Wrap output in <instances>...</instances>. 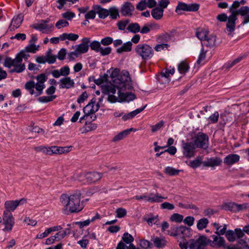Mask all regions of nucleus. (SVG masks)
Returning <instances> with one entry per match:
<instances>
[{
  "label": "nucleus",
  "mask_w": 249,
  "mask_h": 249,
  "mask_svg": "<svg viewBox=\"0 0 249 249\" xmlns=\"http://www.w3.org/2000/svg\"><path fill=\"white\" fill-rule=\"evenodd\" d=\"M240 2L235 0L229 8V12L231 15L229 17L228 22L226 24V29L228 36H232V33L234 31L236 25V21L237 19V15H241L244 17V20L242 24L245 25L249 22V7L247 6H242L240 9Z\"/></svg>",
  "instance_id": "nucleus-1"
},
{
  "label": "nucleus",
  "mask_w": 249,
  "mask_h": 249,
  "mask_svg": "<svg viewBox=\"0 0 249 249\" xmlns=\"http://www.w3.org/2000/svg\"><path fill=\"white\" fill-rule=\"evenodd\" d=\"M30 55L25 51H20L18 53L15 58L13 59L10 57L5 58L3 63V66L9 69V72L12 73H21L26 69L25 64L23 60L27 61Z\"/></svg>",
  "instance_id": "nucleus-2"
},
{
  "label": "nucleus",
  "mask_w": 249,
  "mask_h": 249,
  "mask_svg": "<svg viewBox=\"0 0 249 249\" xmlns=\"http://www.w3.org/2000/svg\"><path fill=\"white\" fill-rule=\"evenodd\" d=\"M67 202L66 209L71 213H78L84 207V201H80V194H76L69 196L63 194V203Z\"/></svg>",
  "instance_id": "nucleus-3"
},
{
  "label": "nucleus",
  "mask_w": 249,
  "mask_h": 249,
  "mask_svg": "<svg viewBox=\"0 0 249 249\" xmlns=\"http://www.w3.org/2000/svg\"><path fill=\"white\" fill-rule=\"evenodd\" d=\"M135 51L142 60H147L150 59L154 55V51L152 48L146 43H141L137 45Z\"/></svg>",
  "instance_id": "nucleus-4"
},
{
  "label": "nucleus",
  "mask_w": 249,
  "mask_h": 249,
  "mask_svg": "<svg viewBox=\"0 0 249 249\" xmlns=\"http://www.w3.org/2000/svg\"><path fill=\"white\" fill-rule=\"evenodd\" d=\"M110 76L112 79L114 78L113 80L114 83L120 84L122 86H124L125 84L131 79L127 71H125L122 74H120V70L118 68L114 69L110 74Z\"/></svg>",
  "instance_id": "nucleus-5"
},
{
  "label": "nucleus",
  "mask_w": 249,
  "mask_h": 249,
  "mask_svg": "<svg viewBox=\"0 0 249 249\" xmlns=\"http://www.w3.org/2000/svg\"><path fill=\"white\" fill-rule=\"evenodd\" d=\"M211 242V240L205 236L200 235L196 239L191 241L189 248L190 249H206V246Z\"/></svg>",
  "instance_id": "nucleus-6"
},
{
  "label": "nucleus",
  "mask_w": 249,
  "mask_h": 249,
  "mask_svg": "<svg viewBox=\"0 0 249 249\" xmlns=\"http://www.w3.org/2000/svg\"><path fill=\"white\" fill-rule=\"evenodd\" d=\"M194 142L197 148L206 149L208 147L209 137L203 132H198L194 137Z\"/></svg>",
  "instance_id": "nucleus-7"
},
{
  "label": "nucleus",
  "mask_w": 249,
  "mask_h": 249,
  "mask_svg": "<svg viewBox=\"0 0 249 249\" xmlns=\"http://www.w3.org/2000/svg\"><path fill=\"white\" fill-rule=\"evenodd\" d=\"M49 21V19L42 20L39 23L34 24L33 25V28L42 32L43 33L48 34L52 31L53 28V24H48Z\"/></svg>",
  "instance_id": "nucleus-8"
},
{
  "label": "nucleus",
  "mask_w": 249,
  "mask_h": 249,
  "mask_svg": "<svg viewBox=\"0 0 249 249\" xmlns=\"http://www.w3.org/2000/svg\"><path fill=\"white\" fill-rule=\"evenodd\" d=\"M27 199L22 198L18 200H8L5 202L4 206L6 211L8 212L14 211L18 206L26 203Z\"/></svg>",
  "instance_id": "nucleus-9"
},
{
  "label": "nucleus",
  "mask_w": 249,
  "mask_h": 249,
  "mask_svg": "<svg viewBox=\"0 0 249 249\" xmlns=\"http://www.w3.org/2000/svg\"><path fill=\"white\" fill-rule=\"evenodd\" d=\"M90 40L89 38L84 37L82 39V42L78 45L72 46L77 53L79 55L88 52L89 49V43Z\"/></svg>",
  "instance_id": "nucleus-10"
},
{
  "label": "nucleus",
  "mask_w": 249,
  "mask_h": 249,
  "mask_svg": "<svg viewBox=\"0 0 249 249\" xmlns=\"http://www.w3.org/2000/svg\"><path fill=\"white\" fill-rule=\"evenodd\" d=\"M135 10L134 6L129 1L124 2L121 6L120 13L123 17H131Z\"/></svg>",
  "instance_id": "nucleus-11"
},
{
  "label": "nucleus",
  "mask_w": 249,
  "mask_h": 249,
  "mask_svg": "<svg viewBox=\"0 0 249 249\" xmlns=\"http://www.w3.org/2000/svg\"><path fill=\"white\" fill-rule=\"evenodd\" d=\"M23 18L24 15L22 14H19L17 16L14 17L9 26V30L12 31L18 28L22 23Z\"/></svg>",
  "instance_id": "nucleus-12"
},
{
  "label": "nucleus",
  "mask_w": 249,
  "mask_h": 249,
  "mask_svg": "<svg viewBox=\"0 0 249 249\" xmlns=\"http://www.w3.org/2000/svg\"><path fill=\"white\" fill-rule=\"evenodd\" d=\"M135 198L137 200L146 199L148 201L150 202H160L162 201V199H166L167 197H163L157 194L153 196L149 197H147L145 195L136 196Z\"/></svg>",
  "instance_id": "nucleus-13"
},
{
  "label": "nucleus",
  "mask_w": 249,
  "mask_h": 249,
  "mask_svg": "<svg viewBox=\"0 0 249 249\" xmlns=\"http://www.w3.org/2000/svg\"><path fill=\"white\" fill-rule=\"evenodd\" d=\"M195 144L192 142H184L183 141V148L184 153L186 154V157L190 158L194 155V151L195 149Z\"/></svg>",
  "instance_id": "nucleus-14"
},
{
  "label": "nucleus",
  "mask_w": 249,
  "mask_h": 249,
  "mask_svg": "<svg viewBox=\"0 0 249 249\" xmlns=\"http://www.w3.org/2000/svg\"><path fill=\"white\" fill-rule=\"evenodd\" d=\"M240 156L235 154H230L227 156L224 160V162L228 166L237 163L239 161Z\"/></svg>",
  "instance_id": "nucleus-15"
},
{
  "label": "nucleus",
  "mask_w": 249,
  "mask_h": 249,
  "mask_svg": "<svg viewBox=\"0 0 249 249\" xmlns=\"http://www.w3.org/2000/svg\"><path fill=\"white\" fill-rule=\"evenodd\" d=\"M151 240L153 242L154 246L158 249L164 247L167 243L165 238L162 236H152Z\"/></svg>",
  "instance_id": "nucleus-16"
},
{
  "label": "nucleus",
  "mask_w": 249,
  "mask_h": 249,
  "mask_svg": "<svg viewBox=\"0 0 249 249\" xmlns=\"http://www.w3.org/2000/svg\"><path fill=\"white\" fill-rule=\"evenodd\" d=\"M119 97L122 102H127L133 101L136 98V95L131 92H121L120 90L118 92Z\"/></svg>",
  "instance_id": "nucleus-17"
},
{
  "label": "nucleus",
  "mask_w": 249,
  "mask_h": 249,
  "mask_svg": "<svg viewBox=\"0 0 249 249\" xmlns=\"http://www.w3.org/2000/svg\"><path fill=\"white\" fill-rule=\"evenodd\" d=\"M136 130L133 128H130L122 131L115 136L112 139V142H117L123 140L127 137L131 131H136Z\"/></svg>",
  "instance_id": "nucleus-18"
},
{
  "label": "nucleus",
  "mask_w": 249,
  "mask_h": 249,
  "mask_svg": "<svg viewBox=\"0 0 249 249\" xmlns=\"http://www.w3.org/2000/svg\"><path fill=\"white\" fill-rule=\"evenodd\" d=\"M93 9L96 11V13L98 14L99 18H100L104 19L109 14L108 10L103 8L99 5H93Z\"/></svg>",
  "instance_id": "nucleus-19"
},
{
  "label": "nucleus",
  "mask_w": 249,
  "mask_h": 249,
  "mask_svg": "<svg viewBox=\"0 0 249 249\" xmlns=\"http://www.w3.org/2000/svg\"><path fill=\"white\" fill-rule=\"evenodd\" d=\"M222 162V160L218 157L211 158L204 162V166L206 167H214L219 166Z\"/></svg>",
  "instance_id": "nucleus-20"
},
{
  "label": "nucleus",
  "mask_w": 249,
  "mask_h": 249,
  "mask_svg": "<svg viewBox=\"0 0 249 249\" xmlns=\"http://www.w3.org/2000/svg\"><path fill=\"white\" fill-rule=\"evenodd\" d=\"M96 98H93L83 108L84 113H87V114H92L95 113L94 105L96 104Z\"/></svg>",
  "instance_id": "nucleus-21"
},
{
  "label": "nucleus",
  "mask_w": 249,
  "mask_h": 249,
  "mask_svg": "<svg viewBox=\"0 0 249 249\" xmlns=\"http://www.w3.org/2000/svg\"><path fill=\"white\" fill-rule=\"evenodd\" d=\"M147 105H145L144 106L141 108H137L128 114H125L122 116V119L123 121H125L127 120L131 119L134 118L136 115L138 114L141 113L142 111L146 107Z\"/></svg>",
  "instance_id": "nucleus-22"
},
{
  "label": "nucleus",
  "mask_w": 249,
  "mask_h": 249,
  "mask_svg": "<svg viewBox=\"0 0 249 249\" xmlns=\"http://www.w3.org/2000/svg\"><path fill=\"white\" fill-rule=\"evenodd\" d=\"M102 178L101 175L97 172L88 173L86 174V178L89 182H95L99 180Z\"/></svg>",
  "instance_id": "nucleus-23"
},
{
  "label": "nucleus",
  "mask_w": 249,
  "mask_h": 249,
  "mask_svg": "<svg viewBox=\"0 0 249 249\" xmlns=\"http://www.w3.org/2000/svg\"><path fill=\"white\" fill-rule=\"evenodd\" d=\"M209 34V31L201 28L196 29V36L201 41H203Z\"/></svg>",
  "instance_id": "nucleus-24"
},
{
  "label": "nucleus",
  "mask_w": 249,
  "mask_h": 249,
  "mask_svg": "<svg viewBox=\"0 0 249 249\" xmlns=\"http://www.w3.org/2000/svg\"><path fill=\"white\" fill-rule=\"evenodd\" d=\"M216 36L213 35H208L203 42L204 45L208 47L212 48L215 45Z\"/></svg>",
  "instance_id": "nucleus-25"
},
{
  "label": "nucleus",
  "mask_w": 249,
  "mask_h": 249,
  "mask_svg": "<svg viewBox=\"0 0 249 249\" xmlns=\"http://www.w3.org/2000/svg\"><path fill=\"white\" fill-rule=\"evenodd\" d=\"M163 11V9L157 7L152 10L151 15L154 19L159 20L162 18Z\"/></svg>",
  "instance_id": "nucleus-26"
},
{
  "label": "nucleus",
  "mask_w": 249,
  "mask_h": 249,
  "mask_svg": "<svg viewBox=\"0 0 249 249\" xmlns=\"http://www.w3.org/2000/svg\"><path fill=\"white\" fill-rule=\"evenodd\" d=\"M221 209L229 211L232 213H236V203L230 202L224 203L220 206Z\"/></svg>",
  "instance_id": "nucleus-27"
},
{
  "label": "nucleus",
  "mask_w": 249,
  "mask_h": 249,
  "mask_svg": "<svg viewBox=\"0 0 249 249\" xmlns=\"http://www.w3.org/2000/svg\"><path fill=\"white\" fill-rule=\"evenodd\" d=\"M182 170L176 169L172 167H166L164 170V173L170 176H176L178 175L180 172H182Z\"/></svg>",
  "instance_id": "nucleus-28"
},
{
  "label": "nucleus",
  "mask_w": 249,
  "mask_h": 249,
  "mask_svg": "<svg viewBox=\"0 0 249 249\" xmlns=\"http://www.w3.org/2000/svg\"><path fill=\"white\" fill-rule=\"evenodd\" d=\"M178 235H181L183 237H189L190 235V229L183 226L177 227Z\"/></svg>",
  "instance_id": "nucleus-29"
},
{
  "label": "nucleus",
  "mask_w": 249,
  "mask_h": 249,
  "mask_svg": "<svg viewBox=\"0 0 249 249\" xmlns=\"http://www.w3.org/2000/svg\"><path fill=\"white\" fill-rule=\"evenodd\" d=\"M132 43L131 41H128L123 44L121 47L116 50V52L121 53L124 52H130L132 49Z\"/></svg>",
  "instance_id": "nucleus-30"
},
{
  "label": "nucleus",
  "mask_w": 249,
  "mask_h": 249,
  "mask_svg": "<svg viewBox=\"0 0 249 249\" xmlns=\"http://www.w3.org/2000/svg\"><path fill=\"white\" fill-rule=\"evenodd\" d=\"M213 243L217 247H225V240L223 237L213 235Z\"/></svg>",
  "instance_id": "nucleus-31"
},
{
  "label": "nucleus",
  "mask_w": 249,
  "mask_h": 249,
  "mask_svg": "<svg viewBox=\"0 0 249 249\" xmlns=\"http://www.w3.org/2000/svg\"><path fill=\"white\" fill-rule=\"evenodd\" d=\"M25 88L31 95H35V83L34 81L30 80L29 81L26 82L25 84Z\"/></svg>",
  "instance_id": "nucleus-32"
},
{
  "label": "nucleus",
  "mask_w": 249,
  "mask_h": 249,
  "mask_svg": "<svg viewBox=\"0 0 249 249\" xmlns=\"http://www.w3.org/2000/svg\"><path fill=\"white\" fill-rule=\"evenodd\" d=\"M189 68V65L184 61L181 62L178 66V71L181 74L186 73L188 71Z\"/></svg>",
  "instance_id": "nucleus-33"
},
{
  "label": "nucleus",
  "mask_w": 249,
  "mask_h": 249,
  "mask_svg": "<svg viewBox=\"0 0 249 249\" xmlns=\"http://www.w3.org/2000/svg\"><path fill=\"white\" fill-rule=\"evenodd\" d=\"M127 30L130 32L136 34L140 32V26L137 23H131L127 26Z\"/></svg>",
  "instance_id": "nucleus-34"
},
{
  "label": "nucleus",
  "mask_w": 249,
  "mask_h": 249,
  "mask_svg": "<svg viewBox=\"0 0 249 249\" xmlns=\"http://www.w3.org/2000/svg\"><path fill=\"white\" fill-rule=\"evenodd\" d=\"M181 11L188 12L187 4L183 2L178 1V4L176 8L175 12L178 15H180L181 14L180 12Z\"/></svg>",
  "instance_id": "nucleus-35"
},
{
  "label": "nucleus",
  "mask_w": 249,
  "mask_h": 249,
  "mask_svg": "<svg viewBox=\"0 0 249 249\" xmlns=\"http://www.w3.org/2000/svg\"><path fill=\"white\" fill-rule=\"evenodd\" d=\"M214 226L216 229L215 233L220 235H223L226 233V231L227 229L226 225L224 224L223 226H219L218 223H214Z\"/></svg>",
  "instance_id": "nucleus-36"
},
{
  "label": "nucleus",
  "mask_w": 249,
  "mask_h": 249,
  "mask_svg": "<svg viewBox=\"0 0 249 249\" xmlns=\"http://www.w3.org/2000/svg\"><path fill=\"white\" fill-rule=\"evenodd\" d=\"M238 244L241 249H249V239L244 238L240 239L238 241Z\"/></svg>",
  "instance_id": "nucleus-37"
},
{
  "label": "nucleus",
  "mask_w": 249,
  "mask_h": 249,
  "mask_svg": "<svg viewBox=\"0 0 249 249\" xmlns=\"http://www.w3.org/2000/svg\"><path fill=\"white\" fill-rule=\"evenodd\" d=\"M38 46H36L34 44L30 43L29 45L26 46L24 50L21 51H25L27 53H36L38 50Z\"/></svg>",
  "instance_id": "nucleus-38"
},
{
  "label": "nucleus",
  "mask_w": 249,
  "mask_h": 249,
  "mask_svg": "<svg viewBox=\"0 0 249 249\" xmlns=\"http://www.w3.org/2000/svg\"><path fill=\"white\" fill-rule=\"evenodd\" d=\"M171 39V36L168 33L163 34L157 38V41L159 43H165Z\"/></svg>",
  "instance_id": "nucleus-39"
},
{
  "label": "nucleus",
  "mask_w": 249,
  "mask_h": 249,
  "mask_svg": "<svg viewBox=\"0 0 249 249\" xmlns=\"http://www.w3.org/2000/svg\"><path fill=\"white\" fill-rule=\"evenodd\" d=\"M48 155H51L53 154H61L62 153V147L60 146H52L48 147Z\"/></svg>",
  "instance_id": "nucleus-40"
},
{
  "label": "nucleus",
  "mask_w": 249,
  "mask_h": 249,
  "mask_svg": "<svg viewBox=\"0 0 249 249\" xmlns=\"http://www.w3.org/2000/svg\"><path fill=\"white\" fill-rule=\"evenodd\" d=\"M79 37L77 34L73 33H63V40H68L70 41H74L76 40Z\"/></svg>",
  "instance_id": "nucleus-41"
},
{
  "label": "nucleus",
  "mask_w": 249,
  "mask_h": 249,
  "mask_svg": "<svg viewBox=\"0 0 249 249\" xmlns=\"http://www.w3.org/2000/svg\"><path fill=\"white\" fill-rule=\"evenodd\" d=\"M110 18L113 19H117L118 17H119V10L116 7H110L108 9Z\"/></svg>",
  "instance_id": "nucleus-42"
},
{
  "label": "nucleus",
  "mask_w": 249,
  "mask_h": 249,
  "mask_svg": "<svg viewBox=\"0 0 249 249\" xmlns=\"http://www.w3.org/2000/svg\"><path fill=\"white\" fill-rule=\"evenodd\" d=\"M74 83L70 77L63 78V88L70 89L73 87Z\"/></svg>",
  "instance_id": "nucleus-43"
},
{
  "label": "nucleus",
  "mask_w": 249,
  "mask_h": 249,
  "mask_svg": "<svg viewBox=\"0 0 249 249\" xmlns=\"http://www.w3.org/2000/svg\"><path fill=\"white\" fill-rule=\"evenodd\" d=\"M89 47H90V49L92 50L95 51L98 53L100 51V49H101V42H99L98 41L94 40L91 42L89 44Z\"/></svg>",
  "instance_id": "nucleus-44"
},
{
  "label": "nucleus",
  "mask_w": 249,
  "mask_h": 249,
  "mask_svg": "<svg viewBox=\"0 0 249 249\" xmlns=\"http://www.w3.org/2000/svg\"><path fill=\"white\" fill-rule=\"evenodd\" d=\"M97 128L96 124L90 122L87 123V122H85V126H84V132H88L96 129Z\"/></svg>",
  "instance_id": "nucleus-45"
},
{
  "label": "nucleus",
  "mask_w": 249,
  "mask_h": 249,
  "mask_svg": "<svg viewBox=\"0 0 249 249\" xmlns=\"http://www.w3.org/2000/svg\"><path fill=\"white\" fill-rule=\"evenodd\" d=\"M172 221L180 223L182 221L185 224L191 226L193 225L194 219H171Z\"/></svg>",
  "instance_id": "nucleus-46"
},
{
  "label": "nucleus",
  "mask_w": 249,
  "mask_h": 249,
  "mask_svg": "<svg viewBox=\"0 0 249 249\" xmlns=\"http://www.w3.org/2000/svg\"><path fill=\"white\" fill-rule=\"evenodd\" d=\"M208 219H200L197 223V227L198 230H201L205 228L208 224Z\"/></svg>",
  "instance_id": "nucleus-47"
},
{
  "label": "nucleus",
  "mask_w": 249,
  "mask_h": 249,
  "mask_svg": "<svg viewBox=\"0 0 249 249\" xmlns=\"http://www.w3.org/2000/svg\"><path fill=\"white\" fill-rule=\"evenodd\" d=\"M45 88L44 84L37 82L35 83V89L36 90L35 93L36 96H38L42 94V91Z\"/></svg>",
  "instance_id": "nucleus-48"
},
{
  "label": "nucleus",
  "mask_w": 249,
  "mask_h": 249,
  "mask_svg": "<svg viewBox=\"0 0 249 249\" xmlns=\"http://www.w3.org/2000/svg\"><path fill=\"white\" fill-rule=\"evenodd\" d=\"M122 240L126 244H131L134 241L133 236L127 232L124 233Z\"/></svg>",
  "instance_id": "nucleus-49"
},
{
  "label": "nucleus",
  "mask_w": 249,
  "mask_h": 249,
  "mask_svg": "<svg viewBox=\"0 0 249 249\" xmlns=\"http://www.w3.org/2000/svg\"><path fill=\"white\" fill-rule=\"evenodd\" d=\"M164 124V122L163 121H160V122L158 123L155 125H153L151 126V131L154 133L155 132L159 130H160L161 128H162Z\"/></svg>",
  "instance_id": "nucleus-50"
},
{
  "label": "nucleus",
  "mask_w": 249,
  "mask_h": 249,
  "mask_svg": "<svg viewBox=\"0 0 249 249\" xmlns=\"http://www.w3.org/2000/svg\"><path fill=\"white\" fill-rule=\"evenodd\" d=\"M59 234L61 235L60 232L57 233L54 236H52L47 238L46 240V244L51 245L53 244L55 240H59L60 238L58 237Z\"/></svg>",
  "instance_id": "nucleus-51"
},
{
  "label": "nucleus",
  "mask_w": 249,
  "mask_h": 249,
  "mask_svg": "<svg viewBox=\"0 0 249 249\" xmlns=\"http://www.w3.org/2000/svg\"><path fill=\"white\" fill-rule=\"evenodd\" d=\"M219 118V113L215 111L214 113L212 114L209 118V123L215 124L218 122Z\"/></svg>",
  "instance_id": "nucleus-52"
},
{
  "label": "nucleus",
  "mask_w": 249,
  "mask_h": 249,
  "mask_svg": "<svg viewBox=\"0 0 249 249\" xmlns=\"http://www.w3.org/2000/svg\"><path fill=\"white\" fill-rule=\"evenodd\" d=\"M226 236L227 239L230 242H233L235 241L236 239L235 233L231 230H229L226 232Z\"/></svg>",
  "instance_id": "nucleus-53"
},
{
  "label": "nucleus",
  "mask_w": 249,
  "mask_h": 249,
  "mask_svg": "<svg viewBox=\"0 0 249 249\" xmlns=\"http://www.w3.org/2000/svg\"><path fill=\"white\" fill-rule=\"evenodd\" d=\"M218 210H215L213 209H212L210 208H208L205 210H204L203 212V214L206 216L210 217L214 213H218Z\"/></svg>",
  "instance_id": "nucleus-54"
},
{
  "label": "nucleus",
  "mask_w": 249,
  "mask_h": 249,
  "mask_svg": "<svg viewBox=\"0 0 249 249\" xmlns=\"http://www.w3.org/2000/svg\"><path fill=\"white\" fill-rule=\"evenodd\" d=\"M249 207V204L248 203H244L241 204L236 203V213L247 210Z\"/></svg>",
  "instance_id": "nucleus-55"
},
{
  "label": "nucleus",
  "mask_w": 249,
  "mask_h": 249,
  "mask_svg": "<svg viewBox=\"0 0 249 249\" xmlns=\"http://www.w3.org/2000/svg\"><path fill=\"white\" fill-rule=\"evenodd\" d=\"M199 8V4L197 3L187 4L188 12H196Z\"/></svg>",
  "instance_id": "nucleus-56"
},
{
  "label": "nucleus",
  "mask_w": 249,
  "mask_h": 249,
  "mask_svg": "<svg viewBox=\"0 0 249 249\" xmlns=\"http://www.w3.org/2000/svg\"><path fill=\"white\" fill-rule=\"evenodd\" d=\"M116 216L118 218H122L124 217L126 214V211L125 209L120 208L116 210Z\"/></svg>",
  "instance_id": "nucleus-57"
},
{
  "label": "nucleus",
  "mask_w": 249,
  "mask_h": 249,
  "mask_svg": "<svg viewBox=\"0 0 249 249\" xmlns=\"http://www.w3.org/2000/svg\"><path fill=\"white\" fill-rule=\"evenodd\" d=\"M202 163L201 158L196 159L195 160L191 161L190 163V166L193 168H196L200 166Z\"/></svg>",
  "instance_id": "nucleus-58"
},
{
  "label": "nucleus",
  "mask_w": 249,
  "mask_h": 249,
  "mask_svg": "<svg viewBox=\"0 0 249 249\" xmlns=\"http://www.w3.org/2000/svg\"><path fill=\"white\" fill-rule=\"evenodd\" d=\"M111 50L112 49L110 47H107L105 48L101 47L99 52H100L102 56H105L109 54L111 52Z\"/></svg>",
  "instance_id": "nucleus-59"
},
{
  "label": "nucleus",
  "mask_w": 249,
  "mask_h": 249,
  "mask_svg": "<svg viewBox=\"0 0 249 249\" xmlns=\"http://www.w3.org/2000/svg\"><path fill=\"white\" fill-rule=\"evenodd\" d=\"M55 98V96H41L38 98V100L39 102L41 103H48L49 102H51L53 101Z\"/></svg>",
  "instance_id": "nucleus-60"
},
{
  "label": "nucleus",
  "mask_w": 249,
  "mask_h": 249,
  "mask_svg": "<svg viewBox=\"0 0 249 249\" xmlns=\"http://www.w3.org/2000/svg\"><path fill=\"white\" fill-rule=\"evenodd\" d=\"M206 51H205L204 48H202L201 50L200 54L196 61V63L198 64H200L201 62L205 59L206 57Z\"/></svg>",
  "instance_id": "nucleus-61"
},
{
  "label": "nucleus",
  "mask_w": 249,
  "mask_h": 249,
  "mask_svg": "<svg viewBox=\"0 0 249 249\" xmlns=\"http://www.w3.org/2000/svg\"><path fill=\"white\" fill-rule=\"evenodd\" d=\"M165 233L172 236H177L178 235L177 228L176 227L171 228V229L170 230H167Z\"/></svg>",
  "instance_id": "nucleus-62"
},
{
  "label": "nucleus",
  "mask_w": 249,
  "mask_h": 249,
  "mask_svg": "<svg viewBox=\"0 0 249 249\" xmlns=\"http://www.w3.org/2000/svg\"><path fill=\"white\" fill-rule=\"evenodd\" d=\"M147 6L145 0H142L136 5V9L139 11H142L146 9Z\"/></svg>",
  "instance_id": "nucleus-63"
},
{
  "label": "nucleus",
  "mask_w": 249,
  "mask_h": 249,
  "mask_svg": "<svg viewBox=\"0 0 249 249\" xmlns=\"http://www.w3.org/2000/svg\"><path fill=\"white\" fill-rule=\"evenodd\" d=\"M140 246L143 249H147L150 248L151 246V243L146 240L141 239L140 240Z\"/></svg>",
  "instance_id": "nucleus-64"
}]
</instances>
